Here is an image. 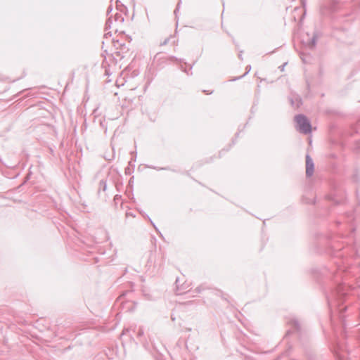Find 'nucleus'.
Instances as JSON below:
<instances>
[{
	"mask_svg": "<svg viewBox=\"0 0 360 360\" xmlns=\"http://www.w3.org/2000/svg\"><path fill=\"white\" fill-rule=\"evenodd\" d=\"M330 255L334 267H324L321 276L326 279L333 281V285L330 291L326 293V299L330 308L336 306L340 308L351 290L350 286L341 283L344 277L356 276L354 270L359 269L357 277L358 285L360 288V250L356 244L352 247L339 248L332 245L328 250ZM347 310V307L339 309L340 313Z\"/></svg>",
	"mask_w": 360,
	"mask_h": 360,
	"instance_id": "nucleus-1",
	"label": "nucleus"
},
{
	"mask_svg": "<svg viewBox=\"0 0 360 360\" xmlns=\"http://www.w3.org/2000/svg\"><path fill=\"white\" fill-rule=\"evenodd\" d=\"M296 129L303 134H308L311 132V124L307 117L303 114L295 115Z\"/></svg>",
	"mask_w": 360,
	"mask_h": 360,
	"instance_id": "nucleus-2",
	"label": "nucleus"
},
{
	"mask_svg": "<svg viewBox=\"0 0 360 360\" xmlns=\"http://www.w3.org/2000/svg\"><path fill=\"white\" fill-rule=\"evenodd\" d=\"M338 3L335 0H327L320 6V15L323 18L329 17L333 13L337 11Z\"/></svg>",
	"mask_w": 360,
	"mask_h": 360,
	"instance_id": "nucleus-3",
	"label": "nucleus"
},
{
	"mask_svg": "<svg viewBox=\"0 0 360 360\" xmlns=\"http://www.w3.org/2000/svg\"><path fill=\"white\" fill-rule=\"evenodd\" d=\"M331 350L337 360H349L347 351L340 343L336 342Z\"/></svg>",
	"mask_w": 360,
	"mask_h": 360,
	"instance_id": "nucleus-4",
	"label": "nucleus"
},
{
	"mask_svg": "<svg viewBox=\"0 0 360 360\" xmlns=\"http://www.w3.org/2000/svg\"><path fill=\"white\" fill-rule=\"evenodd\" d=\"M154 60L156 61L158 63H160L161 61L162 62H181L182 59L178 58L175 56H169L166 57L162 53H158L155 57Z\"/></svg>",
	"mask_w": 360,
	"mask_h": 360,
	"instance_id": "nucleus-5",
	"label": "nucleus"
},
{
	"mask_svg": "<svg viewBox=\"0 0 360 360\" xmlns=\"http://www.w3.org/2000/svg\"><path fill=\"white\" fill-rule=\"evenodd\" d=\"M306 176L310 177L313 175L314 171V163L309 154L306 155Z\"/></svg>",
	"mask_w": 360,
	"mask_h": 360,
	"instance_id": "nucleus-6",
	"label": "nucleus"
},
{
	"mask_svg": "<svg viewBox=\"0 0 360 360\" xmlns=\"http://www.w3.org/2000/svg\"><path fill=\"white\" fill-rule=\"evenodd\" d=\"M345 217L347 219V221L346 222L349 224V226L350 227V233H349V236H350L355 231V227L352 224V222H353V221L354 219V213L352 212H347V213H345Z\"/></svg>",
	"mask_w": 360,
	"mask_h": 360,
	"instance_id": "nucleus-7",
	"label": "nucleus"
},
{
	"mask_svg": "<svg viewBox=\"0 0 360 360\" xmlns=\"http://www.w3.org/2000/svg\"><path fill=\"white\" fill-rule=\"evenodd\" d=\"M290 329L287 332V334L297 333H299L301 330V326L299 321L296 319H292L290 322Z\"/></svg>",
	"mask_w": 360,
	"mask_h": 360,
	"instance_id": "nucleus-8",
	"label": "nucleus"
},
{
	"mask_svg": "<svg viewBox=\"0 0 360 360\" xmlns=\"http://www.w3.org/2000/svg\"><path fill=\"white\" fill-rule=\"evenodd\" d=\"M321 36V33L318 31H316L314 32V33L313 34V37H311V39L307 42V47L309 49H314L316 44V41H317V39L320 37Z\"/></svg>",
	"mask_w": 360,
	"mask_h": 360,
	"instance_id": "nucleus-9",
	"label": "nucleus"
},
{
	"mask_svg": "<svg viewBox=\"0 0 360 360\" xmlns=\"http://www.w3.org/2000/svg\"><path fill=\"white\" fill-rule=\"evenodd\" d=\"M176 287V294L181 295L184 292V290H185L188 285H186L185 284H182L180 286V279L177 278L175 281Z\"/></svg>",
	"mask_w": 360,
	"mask_h": 360,
	"instance_id": "nucleus-10",
	"label": "nucleus"
},
{
	"mask_svg": "<svg viewBox=\"0 0 360 360\" xmlns=\"http://www.w3.org/2000/svg\"><path fill=\"white\" fill-rule=\"evenodd\" d=\"M106 190H107V181L105 179H101L98 184V193L99 194L101 191H105Z\"/></svg>",
	"mask_w": 360,
	"mask_h": 360,
	"instance_id": "nucleus-11",
	"label": "nucleus"
},
{
	"mask_svg": "<svg viewBox=\"0 0 360 360\" xmlns=\"http://www.w3.org/2000/svg\"><path fill=\"white\" fill-rule=\"evenodd\" d=\"M207 288H207L205 285L202 284V285H200L198 286V287L195 288V291L196 292H198V293H200L202 291H203V290H205V289H207Z\"/></svg>",
	"mask_w": 360,
	"mask_h": 360,
	"instance_id": "nucleus-12",
	"label": "nucleus"
},
{
	"mask_svg": "<svg viewBox=\"0 0 360 360\" xmlns=\"http://www.w3.org/2000/svg\"><path fill=\"white\" fill-rule=\"evenodd\" d=\"M112 24V16H110V17H108V18L105 22V29L111 28Z\"/></svg>",
	"mask_w": 360,
	"mask_h": 360,
	"instance_id": "nucleus-13",
	"label": "nucleus"
},
{
	"mask_svg": "<svg viewBox=\"0 0 360 360\" xmlns=\"http://www.w3.org/2000/svg\"><path fill=\"white\" fill-rule=\"evenodd\" d=\"M115 20L120 21V22H122L124 21V18L122 17V15L120 13H117L115 15Z\"/></svg>",
	"mask_w": 360,
	"mask_h": 360,
	"instance_id": "nucleus-14",
	"label": "nucleus"
},
{
	"mask_svg": "<svg viewBox=\"0 0 360 360\" xmlns=\"http://www.w3.org/2000/svg\"><path fill=\"white\" fill-rule=\"evenodd\" d=\"M251 70V66L249 65L246 67V72L244 73V75H243L242 76L240 77H236L235 79H233V81H236L237 79H239L243 77H245Z\"/></svg>",
	"mask_w": 360,
	"mask_h": 360,
	"instance_id": "nucleus-15",
	"label": "nucleus"
},
{
	"mask_svg": "<svg viewBox=\"0 0 360 360\" xmlns=\"http://www.w3.org/2000/svg\"><path fill=\"white\" fill-rule=\"evenodd\" d=\"M182 1L181 0H179L177 3V5H176V7L174 11V15L176 16L177 15V13L179 12V8H180V6H181V4Z\"/></svg>",
	"mask_w": 360,
	"mask_h": 360,
	"instance_id": "nucleus-16",
	"label": "nucleus"
},
{
	"mask_svg": "<svg viewBox=\"0 0 360 360\" xmlns=\"http://www.w3.org/2000/svg\"><path fill=\"white\" fill-rule=\"evenodd\" d=\"M143 333H144V332H143V328L140 327L139 328V330H138V333H137V338H139L142 337L143 335Z\"/></svg>",
	"mask_w": 360,
	"mask_h": 360,
	"instance_id": "nucleus-17",
	"label": "nucleus"
},
{
	"mask_svg": "<svg viewBox=\"0 0 360 360\" xmlns=\"http://www.w3.org/2000/svg\"><path fill=\"white\" fill-rule=\"evenodd\" d=\"M180 69L188 75H191L193 74L192 72H189V71L187 69L184 68L182 65L180 66Z\"/></svg>",
	"mask_w": 360,
	"mask_h": 360,
	"instance_id": "nucleus-18",
	"label": "nucleus"
},
{
	"mask_svg": "<svg viewBox=\"0 0 360 360\" xmlns=\"http://www.w3.org/2000/svg\"><path fill=\"white\" fill-rule=\"evenodd\" d=\"M352 180L354 182H357L359 181V175H358L357 172H356L355 174H353Z\"/></svg>",
	"mask_w": 360,
	"mask_h": 360,
	"instance_id": "nucleus-19",
	"label": "nucleus"
},
{
	"mask_svg": "<svg viewBox=\"0 0 360 360\" xmlns=\"http://www.w3.org/2000/svg\"><path fill=\"white\" fill-rule=\"evenodd\" d=\"M150 168H153L156 170H168L169 169L168 167H150Z\"/></svg>",
	"mask_w": 360,
	"mask_h": 360,
	"instance_id": "nucleus-20",
	"label": "nucleus"
},
{
	"mask_svg": "<svg viewBox=\"0 0 360 360\" xmlns=\"http://www.w3.org/2000/svg\"><path fill=\"white\" fill-rule=\"evenodd\" d=\"M169 38H167V39H165V40H164V41L160 44V46H165V45L167 44H168V42H169Z\"/></svg>",
	"mask_w": 360,
	"mask_h": 360,
	"instance_id": "nucleus-21",
	"label": "nucleus"
},
{
	"mask_svg": "<svg viewBox=\"0 0 360 360\" xmlns=\"http://www.w3.org/2000/svg\"><path fill=\"white\" fill-rule=\"evenodd\" d=\"M287 65V63H283L282 65L279 66V69L281 71H283L285 69V66Z\"/></svg>",
	"mask_w": 360,
	"mask_h": 360,
	"instance_id": "nucleus-22",
	"label": "nucleus"
},
{
	"mask_svg": "<svg viewBox=\"0 0 360 360\" xmlns=\"http://www.w3.org/2000/svg\"><path fill=\"white\" fill-rule=\"evenodd\" d=\"M147 218L148 219V220L150 221V224L153 226V227L157 230V227L155 226V224L153 223V221L151 220V219L147 216Z\"/></svg>",
	"mask_w": 360,
	"mask_h": 360,
	"instance_id": "nucleus-23",
	"label": "nucleus"
},
{
	"mask_svg": "<svg viewBox=\"0 0 360 360\" xmlns=\"http://www.w3.org/2000/svg\"><path fill=\"white\" fill-rule=\"evenodd\" d=\"M112 8L111 6H109L108 9H107V15H109V13L112 11Z\"/></svg>",
	"mask_w": 360,
	"mask_h": 360,
	"instance_id": "nucleus-24",
	"label": "nucleus"
},
{
	"mask_svg": "<svg viewBox=\"0 0 360 360\" xmlns=\"http://www.w3.org/2000/svg\"><path fill=\"white\" fill-rule=\"evenodd\" d=\"M129 332V329H124L123 331H122V335H124L127 333Z\"/></svg>",
	"mask_w": 360,
	"mask_h": 360,
	"instance_id": "nucleus-25",
	"label": "nucleus"
},
{
	"mask_svg": "<svg viewBox=\"0 0 360 360\" xmlns=\"http://www.w3.org/2000/svg\"><path fill=\"white\" fill-rule=\"evenodd\" d=\"M242 53H243V51H240L239 55H238V58L240 59V60H243V56H242Z\"/></svg>",
	"mask_w": 360,
	"mask_h": 360,
	"instance_id": "nucleus-26",
	"label": "nucleus"
},
{
	"mask_svg": "<svg viewBox=\"0 0 360 360\" xmlns=\"http://www.w3.org/2000/svg\"><path fill=\"white\" fill-rule=\"evenodd\" d=\"M356 148L360 149V141L356 142Z\"/></svg>",
	"mask_w": 360,
	"mask_h": 360,
	"instance_id": "nucleus-27",
	"label": "nucleus"
},
{
	"mask_svg": "<svg viewBox=\"0 0 360 360\" xmlns=\"http://www.w3.org/2000/svg\"><path fill=\"white\" fill-rule=\"evenodd\" d=\"M127 293H128V292H122V293L120 295V297L125 296V295H126Z\"/></svg>",
	"mask_w": 360,
	"mask_h": 360,
	"instance_id": "nucleus-28",
	"label": "nucleus"
},
{
	"mask_svg": "<svg viewBox=\"0 0 360 360\" xmlns=\"http://www.w3.org/2000/svg\"><path fill=\"white\" fill-rule=\"evenodd\" d=\"M302 6H303L304 7L305 6V5H306V1H305V0H302Z\"/></svg>",
	"mask_w": 360,
	"mask_h": 360,
	"instance_id": "nucleus-29",
	"label": "nucleus"
},
{
	"mask_svg": "<svg viewBox=\"0 0 360 360\" xmlns=\"http://www.w3.org/2000/svg\"><path fill=\"white\" fill-rule=\"evenodd\" d=\"M203 92H204V93H205V94H212V91H211V92H208V91H207V90H203Z\"/></svg>",
	"mask_w": 360,
	"mask_h": 360,
	"instance_id": "nucleus-30",
	"label": "nucleus"
},
{
	"mask_svg": "<svg viewBox=\"0 0 360 360\" xmlns=\"http://www.w3.org/2000/svg\"><path fill=\"white\" fill-rule=\"evenodd\" d=\"M132 179H133V178H131V179H130V180H129V184H131V183L133 182Z\"/></svg>",
	"mask_w": 360,
	"mask_h": 360,
	"instance_id": "nucleus-31",
	"label": "nucleus"
},
{
	"mask_svg": "<svg viewBox=\"0 0 360 360\" xmlns=\"http://www.w3.org/2000/svg\"><path fill=\"white\" fill-rule=\"evenodd\" d=\"M341 223H342V222H341L340 221H339V220H338V221H337V224H340Z\"/></svg>",
	"mask_w": 360,
	"mask_h": 360,
	"instance_id": "nucleus-32",
	"label": "nucleus"
},
{
	"mask_svg": "<svg viewBox=\"0 0 360 360\" xmlns=\"http://www.w3.org/2000/svg\"><path fill=\"white\" fill-rule=\"evenodd\" d=\"M193 65H194V64H193V65H191L190 66V70H191V69L193 68Z\"/></svg>",
	"mask_w": 360,
	"mask_h": 360,
	"instance_id": "nucleus-33",
	"label": "nucleus"
},
{
	"mask_svg": "<svg viewBox=\"0 0 360 360\" xmlns=\"http://www.w3.org/2000/svg\"><path fill=\"white\" fill-rule=\"evenodd\" d=\"M108 34L110 35V32H107V33L105 34V35H108Z\"/></svg>",
	"mask_w": 360,
	"mask_h": 360,
	"instance_id": "nucleus-34",
	"label": "nucleus"
},
{
	"mask_svg": "<svg viewBox=\"0 0 360 360\" xmlns=\"http://www.w3.org/2000/svg\"><path fill=\"white\" fill-rule=\"evenodd\" d=\"M115 198L119 199L118 195H115Z\"/></svg>",
	"mask_w": 360,
	"mask_h": 360,
	"instance_id": "nucleus-35",
	"label": "nucleus"
},
{
	"mask_svg": "<svg viewBox=\"0 0 360 360\" xmlns=\"http://www.w3.org/2000/svg\"><path fill=\"white\" fill-rule=\"evenodd\" d=\"M115 198L119 199L118 195H115Z\"/></svg>",
	"mask_w": 360,
	"mask_h": 360,
	"instance_id": "nucleus-36",
	"label": "nucleus"
},
{
	"mask_svg": "<svg viewBox=\"0 0 360 360\" xmlns=\"http://www.w3.org/2000/svg\"><path fill=\"white\" fill-rule=\"evenodd\" d=\"M302 60L303 62L305 63V60H304V59L303 58H302Z\"/></svg>",
	"mask_w": 360,
	"mask_h": 360,
	"instance_id": "nucleus-37",
	"label": "nucleus"
},
{
	"mask_svg": "<svg viewBox=\"0 0 360 360\" xmlns=\"http://www.w3.org/2000/svg\"><path fill=\"white\" fill-rule=\"evenodd\" d=\"M358 338H360V334L358 335Z\"/></svg>",
	"mask_w": 360,
	"mask_h": 360,
	"instance_id": "nucleus-38",
	"label": "nucleus"
}]
</instances>
